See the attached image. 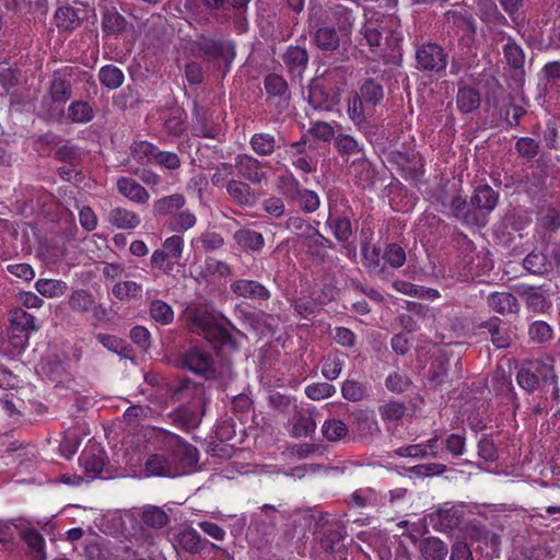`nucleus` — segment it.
I'll use <instances>...</instances> for the list:
<instances>
[{
    "instance_id": "47",
    "label": "nucleus",
    "mask_w": 560,
    "mask_h": 560,
    "mask_svg": "<svg viewBox=\"0 0 560 560\" xmlns=\"http://www.w3.org/2000/svg\"><path fill=\"white\" fill-rule=\"evenodd\" d=\"M68 116L75 122H88L93 118V109L86 103L82 101L73 102L68 108Z\"/></svg>"
},
{
    "instance_id": "30",
    "label": "nucleus",
    "mask_w": 560,
    "mask_h": 560,
    "mask_svg": "<svg viewBox=\"0 0 560 560\" xmlns=\"http://www.w3.org/2000/svg\"><path fill=\"white\" fill-rule=\"evenodd\" d=\"M142 291V285L132 280L119 281L112 289L113 295L120 301L141 298Z\"/></svg>"
},
{
    "instance_id": "51",
    "label": "nucleus",
    "mask_w": 560,
    "mask_h": 560,
    "mask_svg": "<svg viewBox=\"0 0 560 560\" xmlns=\"http://www.w3.org/2000/svg\"><path fill=\"white\" fill-rule=\"evenodd\" d=\"M361 100L369 105H376L383 98V89L373 81H366L360 89Z\"/></svg>"
},
{
    "instance_id": "29",
    "label": "nucleus",
    "mask_w": 560,
    "mask_h": 560,
    "mask_svg": "<svg viewBox=\"0 0 560 560\" xmlns=\"http://www.w3.org/2000/svg\"><path fill=\"white\" fill-rule=\"evenodd\" d=\"M457 107L462 113H471L480 104L479 93L472 88L462 86L457 92Z\"/></svg>"
},
{
    "instance_id": "19",
    "label": "nucleus",
    "mask_w": 560,
    "mask_h": 560,
    "mask_svg": "<svg viewBox=\"0 0 560 560\" xmlns=\"http://www.w3.org/2000/svg\"><path fill=\"white\" fill-rule=\"evenodd\" d=\"M316 427L317 425L312 411H299L293 418L291 434L294 438L311 436L313 433H315Z\"/></svg>"
},
{
    "instance_id": "20",
    "label": "nucleus",
    "mask_w": 560,
    "mask_h": 560,
    "mask_svg": "<svg viewBox=\"0 0 560 560\" xmlns=\"http://www.w3.org/2000/svg\"><path fill=\"white\" fill-rule=\"evenodd\" d=\"M80 460L85 471L91 474V477H95L101 474L104 468L105 455L102 450L90 446L82 452Z\"/></svg>"
},
{
    "instance_id": "38",
    "label": "nucleus",
    "mask_w": 560,
    "mask_h": 560,
    "mask_svg": "<svg viewBox=\"0 0 560 560\" xmlns=\"http://www.w3.org/2000/svg\"><path fill=\"white\" fill-rule=\"evenodd\" d=\"M341 125L337 122L332 125L326 121H315L312 122L310 131L315 138L328 142L332 139L336 140V137L339 133Z\"/></svg>"
},
{
    "instance_id": "24",
    "label": "nucleus",
    "mask_w": 560,
    "mask_h": 560,
    "mask_svg": "<svg viewBox=\"0 0 560 560\" xmlns=\"http://www.w3.org/2000/svg\"><path fill=\"white\" fill-rule=\"evenodd\" d=\"M235 242L246 250L259 252L265 246V238L261 233L249 230L241 229L234 233Z\"/></svg>"
},
{
    "instance_id": "28",
    "label": "nucleus",
    "mask_w": 560,
    "mask_h": 560,
    "mask_svg": "<svg viewBox=\"0 0 560 560\" xmlns=\"http://www.w3.org/2000/svg\"><path fill=\"white\" fill-rule=\"evenodd\" d=\"M100 82L108 90H116L124 83V72L116 66L106 65L98 71Z\"/></svg>"
},
{
    "instance_id": "13",
    "label": "nucleus",
    "mask_w": 560,
    "mask_h": 560,
    "mask_svg": "<svg viewBox=\"0 0 560 560\" xmlns=\"http://www.w3.org/2000/svg\"><path fill=\"white\" fill-rule=\"evenodd\" d=\"M117 190L124 197L138 205H145L150 199L149 191L131 177L118 178Z\"/></svg>"
},
{
    "instance_id": "55",
    "label": "nucleus",
    "mask_w": 560,
    "mask_h": 560,
    "mask_svg": "<svg viewBox=\"0 0 560 560\" xmlns=\"http://www.w3.org/2000/svg\"><path fill=\"white\" fill-rule=\"evenodd\" d=\"M234 173V165L231 163H219L213 174L211 175V183L215 187H225L230 182V176Z\"/></svg>"
},
{
    "instance_id": "42",
    "label": "nucleus",
    "mask_w": 560,
    "mask_h": 560,
    "mask_svg": "<svg viewBox=\"0 0 560 560\" xmlns=\"http://www.w3.org/2000/svg\"><path fill=\"white\" fill-rule=\"evenodd\" d=\"M125 18L115 8L107 9L102 18L103 30L108 33H118L126 27Z\"/></svg>"
},
{
    "instance_id": "59",
    "label": "nucleus",
    "mask_w": 560,
    "mask_h": 560,
    "mask_svg": "<svg viewBox=\"0 0 560 560\" xmlns=\"http://www.w3.org/2000/svg\"><path fill=\"white\" fill-rule=\"evenodd\" d=\"M383 258L390 267L399 268L406 261V253L400 246L396 244H389L386 247Z\"/></svg>"
},
{
    "instance_id": "50",
    "label": "nucleus",
    "mask_w": 560,
    "mask_h": 560,
    "mask_svg": "<svg viewBox=\"0 0 560 560\" xmlns=\"http://www.w3.org/2000/svg\"><path fill=\"white\" fill-rule=\"evenodd\" d=\"M341 393L343 398L349 401L362 400L368 395L366 387L354 380H347L342 385Z\"/></svg>"
},
{
    "instance_id": "43",
    "label": "nucleus",
    "mask_w": 560,
    "mask_h": 560,
    "mask_svg": "<svg viewBox=\"0 0 560 560\" xmlns=\"http://www.w3.org/2000/svg\"><path fill=\"white\" fill-rule=\"evenodd\" d=\"M55 22L59 28L73 30L79 25V16L74 9L70 7H60L55 13Z\"/></svg>"
},
{
    "instance_id": "58",
    "label": "nucleus",
    "mask_w": 560,
    "mask_h": 560,
    "mask_svg": "<svg viewBox=\"0 0 560 560\" xmlns=\"http://www.w3.org/2000/svg\"><path fill=\"white\" fill-rule=\"evenodd\" d=\"M343 362L336 354H329L324 363L322 373L327 380H336L342 371Z\"/></svg>"
},
{
    "instance_id": "4",
    "label": "nucleus",
    "mask_w": 560,
    "mask_h": 560,
    "mask_svg": "<svg viewBox=\"0 0 560 560\" xmlns=\"http://www.w3.org/2000/svg\"><path fill=\"white\" fill-rule=\"evenodd\" d=\"M167 444L172 448L171 454L173 462H175L176 475L182 476L192 472L199 460L198 450L175 434L167 435Z\"/></svg>"
},
{
    "instance_id": "63",
    "label": "nucleus",
    "mask_w": 560,
    "mask_h": 560,
    "mask_svg": "<svg viewBox=\"0 0 560 560\" xmlns=\"http://www.w3.org/2000/svg\"><path fill=\"white\" fill-rule=\"evenodd\" d=\"M503 51L508 62L515 69H518L524 63V52L515 43H508L503 47Z\"/></svg>"
},
{
    "instance_id": "10",
    "label": "nucleus",
    "mask_w": 560,
    "mask_h": 560,
    "mask_svg": "<svg viewBox=\"0 0 560 560\" xmlns=\"http://www.w3.org/2000/svg\"><path fill=\"white\" fill-rule=\"evenodd\" d=\"M452 214L467 226H483L487 223L485 214H478L471 210L469 205L460 196H456L451 201Z\"/></svg>"
},
{
    "instance_id": "44",
    "label": "nucleus",
    "mask_w": 560,
    "mask_h": 560,
    "mask_svg": "<svg viewBox=\"0 0 560 560\" xmlns=\"http://www.w3.org/2000/svg\"><path fill=\"white\" fill-rule=\"evenodd\" d=\"M158 148L150 142L139 141L131 148V155L142 164L152 163L156 155Z\"/></svg>"
},
{
    "instance_id": "8",
    "label": "nucleus",
    "mask_w": 560,
    "mask_h": 560,
    "mask_svg": "<svg viewBox=\"0 0 560 560\" xmlns=\"http://www.w3.org/2000/svg\"><path fill=\"white\" fill-rule=\"evenodd\" d=\"M234 168L242 178L254 185L261 184L267 177L261 163L248 154L236 155Z\"/></svg>"
},
{
    "instance_id": "26",
    "label": "nucleus",
    "mask_w": 560,
    "mask_h": 560,
    "mask_svg": "<svg viewBox=\"0 0 560 560\" xmlns=\"http://www.w3.org/2000/svg\"><path fill=\"white\" fill-rule=\"evenodd\" d=\"M420 550L427 560H444L448 549L447 546L436 537H429L420 542Z\"/></svg>"
},
{
    "instance_id": "16",
    "label": "nucleus",
    "mask_w": 560,
    "mask_h": 560,
    "mask_svg": "<svg viewBox=\"0 0 560 560\" xmlns=\"http://www.w3.org/2000/svg\"><path fill=\"white\" fill-rule=\"evenodd\" d=\"M186 205V198L183 194H172L164 196L153 202V212L159 217L171 218L182 210Z\"/></svg>"
},
{
    "instance_id": "23",
    "label": "nucleus",
    "mask_w": 560,
    "mask_h": 560,
    "mask_svg": "<svg viewBox=\"0 0 560 560\" xmlns=\"http://www.w3.org/2000/svg\"><path fill=\"white\" fill-rule=\"evenodd\" d=\"M362 256L363 264L371 273L375 276H383L385 273V266L382 262L384 258L375 245L370 243L363 244Z\"/></svg>"
},
{
    "instance_id": "7",
    "label": "nucleus",
    "mask_w": 560,
    "mask_h": 560,
    "mask_svg": "<svg viewBox=\"0 0 560 560\" xmlns=\"http://www.w3.org/2000/svg\"><path fill=\"white\" fill-rule=\"evenodd\" d=\"M417 68L440 72L446 68L447 60L446 54L443 48L434 43H425L419 46L416 50Z\"/></svg>"
},
{
    "instance_id": "21",
    "label": "nucleus",
    "mask_w": 560,
    "mask_h": 560,
    "mask_svg": "<svg viewBox=\"0 0 560 560\" xmlns=\"http://www.w3.org/2000/svg\"><path fill=\"white\" fill-rule=\"evenodd\" d=\"M35 290L46 299H58L68 291V284L60 279L39 278L35 284Z\"/></svg>"
},
{
    "instance_id": "32",
    "label": "nucleus",
    "mask_w": 560,
    "mask_h": 560,
    "mask_svg": "<svg viewBox=\"0 0 560 560\" xmlns=\"http://www.w3.org/2000/svg\"><path fill=\"white\" fill-rule=\"evenodd\" d=\"M314 40L322 50H335L340 42L335 28L329 26L319 27L315 33Z\"/></svg>"
},
{
    "instance_id": "46",
    "label": "nucleus",
    "mask_w": 560,
    "mask_h": 560,
    "mask_svg": "<svg viewBox=\"0 0 560 560\" xmlns=\"http://www.w3.org/2000/svg\"><path fill=\"white\" fill-rule=\"evenodd\" d=\"M526 305L534 312H544L549 304L544 293L536 288H527L523 292Z\"/></svg>"
},
{
    "instance_id": "12",
    "label": "nucleus",
    "mask_w": 560,
    "mask_h": 560,
    "mask_svg": "<svg viewBox=\"0 0 560 560\" xmlns=\"http://www.w3.org/2000/svg\"><path fill=\"white\" fill-rule=\"evenodd\" d=\"M145 470L150 476L177 477L172 454L170 456L163 453L151 454L145 460Z\"/></svg>"
},
{
    "instance_id": "33",
    "label": "nucleus",
    "mask_w": 560,
    "mask_h": 560,
    "mask_svg": "<svg viewBox=\"0 0 560 560\" xmlns=\"http://www.w3.org/2000/svg\"><path fill=\"white\" fill-rule=\"evenodd\" d=\"M277 188L287 199L293 201L303 188L292 173H285L278 177Z\"/></svg>"
},
{
    "instance_id": "14",
    "label": "nucleus",
    "mask_w": 560,
    "mask_h": 560,
    "mask_svg": "<svg viewBox=\"0 0 560 560\" xmlns=\"http://www.w3.org/2000/svg\"><path fill=\"white\" fill-rule=\"evenodd\" d=\"M231 290L237 296L253 300H268L270 298L269 290L254 280L240 279L231 284Z\"/></svg>"
},
{
    "instance_id": "34",
    "label": "nucleus",
    "mask_w": 560,
    "mask_h": 560,
    "mask_svg": "<svg viewBox=\"0 0 560 560\" xmlns=\"http://www.w3.org/2000/svg\"><path fill=\"white\" fill-rule=\"evenodd\" d=\"M250 148L254 152L261 156L272 154L276 148V139L272 135L260 132L255 133L249 141Z\"/></svg>"
},
{
    "instance_id": "35",
    "label": "nucleus",
    "mask_w": 560,
    "mask_h": 560,
    "mask_svg": "<svg viewBox=\"0 0 560 560\" xmlns=\"http://www.w3.org/2000/svg\"><path fill=\"white\" fill-rule=\"evenodd\" d=\"M149 311L151 318L160 325H168L174 319L173 308L162 300H153Z\"/></svg>"
},
{
    "instance_id": "22",
    "label": "nucleus",
    "mask_w": 560,
    "mask_h": 560,
    "mask_svg": "<svg viewBox=\"0 0 560 560\" xmlns=\"http://www.w3.org/2000/svg\"><path fill=\"white\" fill-rule=\"evenodd\" d=\"M498 203V195L489 185L478 187L471 197V205L486 213L491 212Z\"/></svg>"
},
{
    "instance_id": "17",
    "label": "nucleus",
    "mask_w": 560,
    "mask_h": 560,
    "mask_svg": "<svg viewBox=\"0 0 560 560\" xmlns=\"http://www.w3.org/2000/svg\"><path fill=\"white\" fill-rule=\"evenodd\" d=\"M107 220L112 225L120 230H132L141 223L138 213L121 207L112 209L108 212Z\"/></svg>"
},
{
    "instance_id": "6",
    "label": "nucleus",
    "mask_w": 560,
    "mask_h": 560,
    "mask_svg": "<svg viewBox=\"0 0 560 560\" xmlns=\"http://www.w3.org/2000/svg\"><path fill=\"white\" fill-rule=\"evenodd\" d=\"M191 328L198 334L202 335L206 339L212 340H224L228 332L215 322L213 315L207 310L201 307L192 308L189 312Z\"/></svg>"
},
{
    "instance_id": "39",
    "label": "nucleus",
    "mask_w": 560,
    "mask_h": 560,
    "mask_svg": "<svg viewBox=\"0 0 560 560\" xmlns=\"http://www.w3.org/2000/svg\"><path fill=\"white\" fill-rule=\"evenodd\" d=\"M304 213H313L320 206L319 196L310 189L302 188L293 200Z\"/></svg>"
},
{
    "instance_id": "11",
    "label": "nucleus",
    "mask_w": 560,
    "mask_h": 560,
    "mask_svg": "<svg viewBox=\"0 0 560 560\" xmlns=\"http://www.w3.org/2000/svg\"><path fill=\"white\" fill-rule=\"evenodd\" d=\"M308 102L315 109L330 112L339 104L340 97L337 92L327 91L318 82H314L310 86Z\"/></svg>"
},
{
    "instance_id": "37",
    "label": "nucleus",
    "mask_w": 560,
    "mask_h": 560,
    "mask_svg": "<svg viewBox=\"0 0 560 560\" xmlns=\"http://www.w3.org/2000/svg\"><path fill=\"white\" fill-rule=\"evenodd\" d=\"M232 275L231 267L215 258H207L205 261V271L203 277L208 280V278L221 280L226 279Z\"/></svg>"
},
{
    "instance_id": "5",
    "label": "nucleus",
    "mask_w": 560,
    "mask_h": 560,
    "mask_svg": "<svg viewBox=\"0 0 560 560\" xmlns=\"http://www.w3.org/2000/svg\"><path fill=\"white\" fill-rule=\"evenodd\" d=\"M524 268L533 275H547L557 269L560 273V244L550 250H533L523 260Z\"/></svg>"
},
{
    "instance_id": "60",
    "label": "nucleus",
    "mask_w": 560,
    "mask_h": 560,
    "mask_svg": "<svg viewBox=\"0 0 560 560\" xmlns=\"http://www.w3.org/2000/svg\"><path fill=\"white\" fill-rule=\"evenodd\" d=\"M192 243L201 244L202 248L206 252H211L222 247L224 244V240L219 233L206 232L202 233L196 240H194Z\"/></svg>"
},
{
    "instance_id": "1",
    "label": "nucleus",
    "mask_w": 560,
    "mask_h": 560,
    "mask_svg": "<svg viewBox=\"0 0 560 560\" xmlns=\"http://www.w3.org/2000/svg\"><path fill=\"white\" fill-rule=\"evenodd\" d=\"M537 373L542 375L545 384L552 386V398L558 399V376L555 371V360L552 358L532 361L526 366H523L516 375L518 385L527 392L541 388L540 378H537Z\"/></svg>"
},
{
    "instance_id": "2",
    "label": "nucleus",
    "mask_w": 560,
    "mask_h": 560,
    "mask_svg": "<svg viewBox=\"0 0 560 560\" xmlns=\"http://www.w3.org/2000/svg\"><path fill=\"white\" fill-rule=\"evenodd\" d=\"M177 365L206 378L215 377L217 374L212 352L201 347L185 350L178 358Z\"/></svg>"
},
{
    "instance_id": "53",
    "label": "nucleus",
    "mask_w": 560,
    "mask_h": 560,
    "mask_svg": "<svg viewBox=\"0 0 560 560\" xmlns=\"http://www.w3.org/2000/svg\"><path fill=\"white\" fill-rule=\"evenodd\" d=\"M378 411L384 421L392 422L402 419L406 413V407L402 402L389 401L385 405H382Z\"/></svg>"
},
{
    "instance_id": "36",
    "label": "nucleus",
    "mask_w": 560,
    "mask_h": 560,
    "mask_svg": "<svg viewBox=\"0 0 560 560\" xmlns=\"http://www.w3.org/2000/svg\"><path fill=\"white\" fill-rule=\"evenodd\" d=\"M197 223V217L190 210H179L170 219L168 229L173 232H185Z\"/></svg>"
},
{
    "instance_id": "64",
    "label": "nucleus",
    "mask_w": 560,
    "mask_h": 560,
    "mask_svg": "<svg viewBox=\"0 0 560 560\" xmlns=\"http://www.w3.org/2000/svg\"><path fill=\"white\" fill-rule=\"evenodd\" d=\"M540 225L548 231H556L560 228V212L555 208H548L538 218Z\"/></svg>"
},
{
    "instance_id": "45",
    "label": "nucleus",
    "mask_w": 560,
    "mask_h": 560,
    "mask_svg": "<svg viewBox=\"0 0 560 560\" xmlns=\"http://www.w3.org/2000/svg\"><path fill=\"white\" fill-rule=\"evenodd\" d=\"M327 225L332 231L335 237L339 242H346L352 234L351 222L348 218H336L331 217L327 220Z\"/></svg>"
},
{
    "instance_id": "40",
    "label": "nucleus",
    "mask_w": 560,
    "mask_h": 560,
    "mask_svg": "<svg viewBox=\"0 0 560 560\" xmlns=\"http://www.w3.org/2000/svg\"><path fill=\"white\" fill-rule=\"evenodd\" d=\"M322 433L330 442L340 441L348 433L346 423L338 419H329L322 425Z\"/></svg>"
},
{
    "instance_id": "18",
    "label": "nucleus",
    "mask_w": 560,
    "mask_h": 560,
    "mask_svg": "<svg viewBox=\"0 0 560 560\" xmlns=\"http://www.w3.org/2000/svg\"><path fill=\"white\" fill-rule=\"evenodd\" d=\"M488 306L495 313L505 315L518 311L516 298L509 292H493L487 299Z\"/></svg>"
},
{
    "instance_id": "31",
    "label": "nucleus",
    "mask_w": 560,
    "mask_h": 560,
    "mask_svg": "<svg viewBox=\"0 0 560 560\" xmlns=\"http://www.w3.org/2000/svg\"><path fill=\"white\" fill-rule=\"evenodd\" d=\"M10 327L24 330L26 332L36 331L35 318L21 307H16L10 313Z\"/></svg>"
},
{
    "instance_id": "9",
    "label": "nucleus",
    "mask_w": 560,
    "mask_h": 560,
    "mask_svg": "<svg viewBox=\"0 0 560 560\" xmlns=\"http://www.w3.org/2000/svg\"><path fill=\"white\" fill-rule=\"evenodd\" d=\"M226 192L234 203L244 208H252L258 200L256 191L249 184L240 179H230L226 185Z\"/></svg>"
},
{
    "instance_id": "3",
    "label": "nucleus",
    "mask_w": 560,
    "mask_h": 560,
    "mask_svg": "<svg viewBox=\"0 0 560 560\" xmlns=\"http://www.w3.org/2000/svg\"><path fill=\"white\" fill-rule=\"evenodd\" d=\"M184 238L180 235H172L162 244V247L154 250L151 256V267L159 269L165 275H170L175 265L183 257Z\"/></svg>"
},
{
    "instance_id": "27",
    "label": "nucleus",
    "mask_w": 560,
    "mask_h": 560,
    "mask_svg": "<svg viewBox=\"0 0 560 560\" xmlns=\"http://www.w3.org/2000/svg\"><path fill=\"white\" fill-rule=\"evenodd\" d=\"M199 49L210 57H222L230 59L234 56L233 48L229 43L214 39H202L199 43Z\"/></svg>"
},
{
    "instance_id": "52",
    "label": "nucleus",
    "mask_w": 560,
    "mask_h": 560,
    "mask_svg": "<svg viewBox=\"0 0 560 560\" xmlns=\"http://www.w3.org/2000/svg\"><path fill=\"white\" fill-rule=\"evenodd\" d=\"M30 332L13 327L8 329V342L11 347V353H20L28 345Z\"/></svg>"
},
{
    "instance_id": "15",
    "label": "nucleus",
    "mask_w": 560,
    "mask_h": 560,
    "mask_svg": "<svg viewBox=\"0 0 560 560\" xmlns=\"http://www.w3.org/2000/svg\"><path fill=\"white\" fill-rule=\"evenodd\" d=\"M283 62L293 77H301L307 67L308 55L305 48L290 46L283 54Z\"/></svg>"
},
{
    "instance_id": "48",
    "label": "nucleus",
    "mask_w": 560,
    "mask_h": 560,
    "mask_svg": "<svg viewBox=\"0 0 560 560\" xmlns=\"http://www.w3.org/2000/svg\"><path fill=\"white\" fill-rule=\"evenodd\" d=\"M363 101L357 92H353L348 97V115L349 118L357 125L361 126L365 120Z\"/></svg>"
},
{
    "instance_id": "61",
    "label": "nucleus",
    "mask_w": 560,
    "mask_h": 560,
    "mask_svg": "<svg viewBox=\"0 0 560 560\" xmlns=\"http://www.w3.org/2000/svg\"><path fill=\"white\" fill-rule=\"evenodd\" d=\"M24 539L36 557L40 558V560H45V540L43 536L37 530L30 529L25 532Z\"/></svg>"
},
{
    "instance_id": "62",
    "label": "nucleus",
    "mask_w": 560,
    "mask_h": 560,
    "mask_svg": "<svg viewBox=\"0 0 560 560\" xmlns=\"http://www.w3.org/2000/svg\"><path fill=\"white\" fill-rule=\"evenodd\" d=\"M528 334L530 339L537 342L548 341L552 337L550 326L541 320L533 323L529 327Z\"/></svg>"
},
{
    "instance_id": "54",
    "label": "nucleus",
    "mask_w": 560,
    "mask_h": 560,
    "mask_svg": "<svg viewBox=\"0 0 560 560\" xmlns=\"http://www.w3.org/2000/svg\"><path fill=\"white\" fill-rule=\"evenodd\" d=\"M335 392V386L329 383H313L305 387V394L312 400L329 398Z\"/></svg>"
},
{
    "instance_id": "41",
    "label": "nucleus",
    "mask_w": 560,
    "mask_h": 560,
    "mask_svg": "<svg viewBox=\"0 0 560 560\" xmlns=\"http://www.w3.org/2000/svg\"><path fill=\"white\" fill-rule=\"evenodd\" d=\"M48 95L54 103H66L71 97L69 82L60 77H55L50 83Z\"/></svg>"
},
{
    "instance_id": "56",
    "label": "nucleus",
    "mask_w": 560,
    "mask_h": 560,
    "mask_svg": "<svg viewBox=\"0 0 560 560\" xmlns=\"http://www.w3.org/2000/svg\"><path fill=\"white\" fill-rule=\"evenodd\" d=\"M334 16L337 20L339 32L342 35L350 33L354 21L351 10L342 5H338L334 9Z\"/></svg>"
},
{
    "instance_id": "57",
    "label": "nucleus",
    "mask_w": 560,
    "mask_h": 560,
    "mask_svg": "<svg viewBox=\"0 0 560 560\" xmlns=\"http://www.w3.org/2000/svg\"><path fill=\"white\" fill-rule=\"evenodd\" d=\"M335 145L339 153L346 155L357 154L361 150L358 141L353 137L340 132L336 137Z\"/></svg>"
},
{
    "instance_id": "25",
    "label": "nucleus",
    "mask_w": 560,
    "mask_h": 560,
    "mask_svg": "<svg viewBox=\"0 0 560 560\" xmlns=\"http://www.w3.org/2000/svg\"><path fill=\"white\" fill-rule=\"evenodd\" d=\"M93 294L84 289L73 290L68 296V306L71 311L79 314H84L93 308Z\"/></svg>"
},
{
    "instance_id": "49",
    "label": "nucleus",
    "mask_w": 560,
    "mask_h": 560,
    "mask_svg": "<svg viewBox=\"0 0 560 560\" xmlns=\"http://www.w3.org/2000/svg\"><path fill=\"white\" fill-rule=\"evenodd\" d=\"M142 521L149 527L162 528L166 525L168 517L162 509L150 506L143 511Z\"/></svg>"
}]
</instances>
